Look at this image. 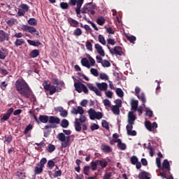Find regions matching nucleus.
Segmentation results:
<instances>
[{"mask_svg":"<svg viewBox=\"0 0 179 179\" xmlns=\"http://www.w3.org/2000/svg\"><path fill=\"white\" fill-rule=\"evenodd\" d=\"M60 122L61 119H59V117L56 116H49V124H50L45 125L44 129H51V128L54 129L57 128V125L60 124Z\"/></svg>","mask_w":179,"mask_h":179,"instance_id":"20e7f679","label":"nucleus"},{"mask_svg":"<svg viewBox=\"0 0 179 179\" xmlns=\"http://www.w3.org/2000/svg\"><path fill=\"white\" fill-rule=\"evenodd\" d=\"M46 163H47V158L43 157L41 159L39 163L36 164V166H41L42 167H44Z\"/></svg>","mask_w":179,"mask_h":179,"instance_id":"49530a36","label":"nucleus"},{"mask_svg":"<svg viewBox=\"0 0 179 179\" xmlns=\"http://www.w3.org/2000/svg\"><path fill=\"white\" fill-rule=\"evenodd\" d=\"M113 142H115V143H117V148H119V150H127V145L125 144V143H122L120 138L113 139Z\"/></svg>","mask_w":179,"mask_h":179,"instance_id":"ddd939ff","label":"nucleus"},{"mask_svg":"<svg viewBox=\"0 0 179 179\" xmlns=\"http://www.w3.org/2000/svg\"><path fill=\"white\" fill-rule=\"evenodd\" d=\"M101 124H102V127H104L107 130L110 129V126L106 120H102Z\"/></svg>","mask_w":179,"mask_h":179,"instance_id":"13d9d810","label":"nucleus"},{"mask_svg":"<svg viewBox=\"0 0 179 179\" xmlns=\"http://www.w3.org/2000/svg\"><path fill=\"white\" fill-rule=\"evenodd\" d=\"M15 175L20 179H24V178L26 177V173L22 171H17V172H15Z\"/></svg>","mask_w":179,"mask_h":179,"instance_id":"473e14b6","label":"nucleus"},{"mask_svg":"<svg viewBox=\"0 0 179 179\" xmlns=\"http://www.w3.org/2000/svg\"><path fill=\"white\" fill-rule=\"evenodd\" d=\"M96 10V5L93 1L90 2V14L94 15Z\"/></svg>","mask_w":179,"mask_h":179,"instance_id":"c9c22d12","label":"nucleus"},{"mask_svg":"<svg viewBox=\"0 0 179 179\" xmlns=\"http://www.w3.org/2000/svg\"><path fill=\"white\" fill-rule=\"evenodd\" d=\"M156 164H157V167L160 170H162V159H161V158H159L158 157H157V159H156Z\"/></svg>","mask_w":179,"mask_h":179,"instance_id":"052dcab7","label":"nucleus"},{"mask_svg":"<svg viewBox=\"0 0 179 179\" xmlns=\"http://www.w3.org/2000/svg\"><path fill=\"white\" fill-rule=\"evenodd\" d=\"M57 139H59L60 142H62V148L65 149V148H68V145H69V141H71V137L69 136L66 137L64 133H59L57 136Z\"/></svg>","mask_w":179,"mask_h":179,"instance_id":"39448f33","label":"nucleus"},{"mask_svg":"<svg viewBox=\"0 0 179 179\" xmlns=\"http://www.w3.org/2000/svg\"><path fill=\"white\" fill-rule=\"evenodd\" d=\"M101 150L106 154L111 153L113 152V148L110 147V145L106 144H102L101 145Z\"/></svg>","mask_w":179,"mask_h":179,"instance_id":"f3484780","label":"nucleus"},{"mask_svg":"<svg viewBox=\"0 0 179 179\" xmlns=\"http://www.w3.org/2000/svg\"><path fill=\"white\" fill-rule=\"evenodd\" d=\"M138 159L137 156H136V155H133L130 158L131 164L132 165H136V163H138Z\"/></svg>","mask_w":179,"mask_h":179,"instance_id":"c03bdc74","label":"nucleus"},{"mask_svg":"<svg viewBox=\"0 0 179 179\" xmlns=\"http://www.w3.org/2000/svg\"><path fill=\"white\" fill-rule=\"evenodd\" d=\"M99 78L101 80H108L109 79V77L107 76L106 73H100L99 74Z\"/></svg>","mask_w":179,"mask_h":179,"instance_id":"bf43d9fd","label":"nucleus"},{"mask_svg":"<svg viewBox=\"0 0 179 179\" xmlns=\"http://www.w3.org/2000/svg\"><path fill=\"white\" fill-rule=\"evenodd\" d=\"M44 170V166L36 165L34 168V174L38 175L41 174Z\"/></svg>","mask_w":179,"mask_h":179,"instance_id":"c85d7f7f","label":"nucleus"},{"mask_svg":"<svg viewBox=\"0 0 179 179\" xmlns=\"http://www.w3.org/2000/svg\"><path fill=\"white\" fill-rule=\"evenodd\" d=\"M127 41H129L132 44H135V41H136V38L134 36H126Z\"/></svg>","mask_w":179,"mask_h":179,"instance_id":"a18cd8bd","label":"nucleus"},{"mask_svg":"<svg viewBox=\"0 0 179 179\" xmlns=\"http://www.w3.org/2000/svg\"><path fill=\"white\" fill-rule=\"evenodd\" d=\"M127 135L129 136H136L137 135V131L132 130L134 128V126L132 125H127Z\"/></svg>","mask_w":179,"mask_h":179,"instance_id":"a211bd4d","label":"nucleus"},{"mask_svg":"<svg viewBox=\"0 0 179 179\" xmlns=\"http://www.w3.org/2000/svg\"><path fill=\"white\" fill-rule=\"evenodd\" d=\"M27 43H28V44H29V45H33L34 47H40V45H43L41 42H40L38 41H31L30 39H28Z\"/></svg>","mask_w":179,"mask_h":179,"instance_id":"bb28decb","label":"nucleus"},{"mask_svg":"<svg viewBox=\"0 0 179 179\" xmlns=\"http://www.w3.org/2000/svg\"><path fill=\"white\" fill-rule=\"evenodd\" d=\"M71 114H75L76 115L78 114H83L85 113V110H83V108L81 106H78L76 108H73L71 110Z\"/></svg>","mask_w":179,"mask_h":179,"instance_id":"aec40b11","label":"nucleus"},{"mask_svg":"<svg viewBox=\"0 0 179 179\" xmlns=\"http://www.w3.org/2000/svg\"><path fill=\"white\" fill-rule=\"evenodd\" d=\"M116 94L120 97H123L124 96V92L121 90V88H116Z\"/></svg>","mask_w":179,"mask_h":179,"instance_id":"4d7b16f0","label":"nucleus"},{"mask_svg":"<svg viewBox=\"0 0 179 179\" xmlns=\"http://www.w3.org/2000/svg\"><path fill=\"white\" fill-rule=\"evenodd\" d=\"M31 129H33V125L31 124H28L24 131V134L27 135V134H29V131H31Z\"/></svg>","mask_w":179,"mask_h":179,"instance_id":"de8ad7c7","label":"nucleus"},{"mask_svg":"<svg viewBox=\"0 0 179 179\" xmlns=\"http://www.w3.org/2000/svg\"><path fill=\"white\" fill-rule=\"evenodd\" d=\"M25 43L26 41L23 38H17L14 42V45H15V47H20V45H23Z\"/></svg>","mask_w":179,"mask_h":179,"instance_id":"cd10ccee","label":"nucleus"},{"mask_svg":"<svg viewBox=\"0 0 179 179\" xmlns=\"http://www.w3.org/2000/svg\"><path fill=\"white\" fill-rule=\"evenodd\" d=\"M28 24H30V26H37V20L35 18H29L28 20Z\"/></svg>","mask_w":179,"mask_h":179,"instance_id":"37998d69","label":"nucleus"},{"mask_svg":"<svg viewBox=\"0 0 179 179\" xmlns=\"http://www.w3.org/2000/svg\"><path fill=\"white\" fill-rule=\"evenodd\" d=\"M15 90L21 96L25 97V99H30L31 96V89L29 86V84L26 83L23 78L18 79L15 83Z\"/></svg>","mask_w":179,"mask_h":179,"instance_id":"f257e3e1","label":"nucleus"},{"mask_svg":"<svg viewBox=\"0 0 179 179\" xmlns=\"http://www.w3.org/2000/svg\"><path fill=\"white\" fill-rule=\"evenodd\" d=\"M150 173L146 171H141L138 173V179H150Z\"/></svg>","mask_w":179,"mask_h":179,"instance_id":"6ab92c4d","label":"nucleus"},{"mask_svg":"<svg viewBox=\"0 0 179 179\" xmlns=\"http://www.w3.org/2000/svg\"><path fill=\"white\" fill-rule=\"evenodd\" d=\"M21 29L24 31H28V33L33 34V36H40V32H38V31H37L34 27L22 25Z\"/></svg>","mask_w":179,"mask_h":179,"instance_id":"423d86ee","label":"nucleus"},{"mask_svg":"<svg viewBox=\"0 0 179 179\" xmlns=\"http://www.w3.org/2000/svg\"><path fill=\"white\" fill-rule=\"evenodd\" d=\"M108 49L110 50L111 55H115L119 56L124 55V53L121 46H115L114 48L110 49V46L108 45Z\"/></svg>","mask_w":179,"mask_h":179,"instance_id":"6e6552de","label":"nucleus"},{"mask_svg":"<svg viewBox=\"0 0 179 179\" xmlns=\"http://www.w3.org/2000/svg\"><path fill=\"white\" fill-rule=\"evenodd\" d=\"M6 87H8V83H6V81L1 82V83L0 84V88L1 89V90H6Z\"/></svg>","mask_w":179,"mask_h":179,"instance_id":"6e6d98bb","label":"nucleus"},{"mask_svg":"<svg viewBox=\"0 0 179 179\" xmlns=\"http://www.w3.org/2000/svg\"><path fill=\"white\" fill-rule=\"evenodd\" d=\"M145 125L146 129L149 131H152V129H156V128L158 127V124L156 123V122H153L152 124L150 122V121H145Z\"/></svg>","mask_w":179,"mask_h":179,"instance_id":"f8f14e48","label":"nucleus"},{"mask_svg":"<svg viewBox=\"0 0 179 179\" xmlns=\"http://www.w3.org/2000/svg\"><path fill=\"white\" fill-rule=\"evenodd\" d=\"M48 153H52V152H54V150H55V145H52V144H49L48 145V149H47Z\"/></svg>","mask_w":179,"mask_h":179,"instance_id":"09e8293b","label":"nucleus"},{"mask_svg":"<svg viewBox=\"0 0 179 179\" xmlns=\"http://www.w3.org/2000/svg\"><path fill=\"white\" fill-rule=\"evenodd\" d=\"M90 90L94 92L96 96H101V92L100 90H99V89L96 87H94L92 84L90 85Z\"/></svg>","mask_w":179,"mask_h":179,"instance_id":"2f4dec72","label":"nucleus"},{"mask_svg":"<svg viewBox=\"0 0 179 179\" xmlns=\"http://www.w3.org/2000/svg\"><path fill=\"white\" fill-rule=\"evenodd\" d=\"M162 171H166L168 173H170L171 168H170V162L167 159H164L162 162V166H161Z\"/></svg>","mask_w":179,"mask_h":179,"instance_id":"9b49d317","label":"nucleus"},{"mask_svg":"<svg viewBox=\"0 0 179 179\" xmlns=\"http://www.w3.org/2000/svg\"><path fill=\"white\" fill-rule=\"evenodd\" d=\"M103 103L105 106L110 107V106H111V103L108 99L103 100Z\"/></svg>","mask_w":179,"mask_h":179,"instance_id":"338daca9","label":"nucleus"},{"mask_svg":"<svg viewBox=\"0 0 179 179\" xmlns=\"http://www.w3.org/2000/svg\"><path fill=\"white\" fill-rule=\"evenodd\" d=\"M115 103H116L115 106H117L119 109H120L122 106V101L120 99H116Z\"/></svg>","mask_w":179,"mask_h":179,"instance_id":"0e129e2a","label":"nucleus"},{"mask_svg":"<svg viewBox=\"0 0 179 179\" xmlns=\"http://www.w3.org/2000/svg\"><path fill=\"white\" fill-rule=\"evenodd\" d=\"M38 55H40V51L38 50H33L29 54L31 58H37Z\"/></svg>","mask_w":179,"mask_h":179,"instance_id":"7c9ffc66","label":"nucleus"},{"mask_svg":"<svg viewBox=\"0 0 179 179\" xmlns=\"http://www.w3.org/2000/svg\"><path fill=\"white\" fill-rule=\"evenodd\" d=\"M69 7V5L68 4V3H65V2H62L60 3V8L62 9H68V8Z\"/></svg>","mask_w":179,"mask_h":179,"instance_id":"e2e57ef3","label":"nucleus"},{"mask_svg":"<svg viewBox=\"0 0 179 179\" xmlns=\"http://www.w3.org/2000/svg\"><path fill=\"white\" fill-rule=\"evenodd\" d=\"M111 110L114 114H115V115H120V110L116 105H113L111 107Z\"/></svg>","mask_w":179,"mask_h":179,"instance_id":"72a5a7b5","label":"nucleus"},{"mask_svg":"<svg viewBox=\"0 0 179 179\" xmlns=\"http://www.w3.org/2000/svg\"><path fill=\"white\" fill-rule=\"evenodd\" d=\"M108 162L106 161V159H101L97 160V164L98 166H100L101 169L106 168L108 166Z\"/></svg>","mask_w":179,"mask_h":179,"instance_id":"b1692460","label":"nucleus"},{"mask_svg":"<svg viewBox=\"0 0 179 179\" xmlns=\"http://www.w3.org/2000/svg\"><path fill=\"white\" fill-rule=\"evenodd\" d=\"M74 36H81L82 35V29L80 28H77L74 30L73 33Z\"/></svg>","mask_w":179,"mask_h":179,"instance_id":"680f3d73","label":"nucleus"},{"mask_svg":"<svg viewBox=\"0 0 179 179\" xmlns=\"http://www.w3.org/2000/svg\"><path fill=\"white\" fill-rule=\"evenodd\" d=\"M140 101H142L143 103V106H145V103H146V98H145V94L144 93H141L140 95H139V97L138 98Z\"/></svg>","mask_w":179,"mask_h":179,"instance_id":"ea45409f","label":"nucleus"},{"mask_svg":"<svg viewBox=\"0 0 179 179\" xmlns=\"http://www.w3.org/2000/svg\"><path fill=\"white\" fill-rule=\"evenodd\" d=\"M137 119L136 115H134V111H129L128 113V124L127 126H134V121Z\"/></svg>","mask_w":179,"mask_h":179,"instance_id":"9d476101","label":"nucleus"},{"mask_svg":"<svg viewBox=\"0 0 179 179\" xmlns=\"http://www.w3.org/2000/svg\"><path fill=\"white\" fill-rule=\"evenodd\" d=\"M81 64L83 66H85V68H88V69H90V62H89V59H87V58H83L81 59Z\"/></svg>","mask_w":179,"mask_h":179,"instance_id":"a878e982","label":"nucleus"},{"mask_svg":"<svg viewBox=\"0 0 179 179\" xmlns=\"http://www.w3.org/2000/svg\"><path fill=\"white\" fill-rule=\"evenodd\" d=\"M47 167H48L50 170H52V169L55 167V162L52 161V159L49 160L48 162Z\"/></svg>","mask_w":179,"mask_h":179,"instance_id":"58836bf2","label":"nucleus"},{"mask_svg":"<svg viewBox=\"0 0 179 179\" xmlns=\"http://www.w3.org/2000/svg\"><path fill=\"white\" fill-rule=\"evenodd\" d=\"M102 66L103 68H109L111 66V64L110 63V61L107 59L102 60Z\"/></svg>","mask_w":179,"mask_h":179,"instance_id":"79ce46f5","label":"nucleus"},{"mask_svg":"<svg viewBox=\"0 0 179 179\" xmlns=\"http://www.w3.org/2000/svg\"><path fill=\"white\" fill-rule=\"evenodd\" d=\"M91 166H92V171H96L97 169V166H99L98 164V160L96 162H91Z\"/></svg>","mask_w":179,"mask_h":179,"instance_id":"3c124183","label":"nucleus"},{"mask_svg":"<svg viewBox=\"0 0 179 179\" xmlns=\"http://www.w3.org/2000/svg\"><path fill=\"white\" fill-rule=\"evenodd\" d=\"M7 24L9 26H13L15 24H17V20L15 18H11L6 22Z\"/></svg>","mask_w":179,"mask_h":179,"instance_id":"4c0bfd02","label":"nucleus"},{"mask_svg":"<svg viewBox=\"0 0 179 179\" xmlns=\"http://www.w3.org/2000/svg\"><path fill=\"white\" fill-rule=\"evenodd\" d=\"M43 89H45L47 92H49L50 96H52V94H55V93H57V92H61V90H62L61 87H58L57 89V87L51 85V84H48V81L47 80L44 81Z\"/></svg>","mask_w":179,"mask_h":179,"instance_id":"7ed1b4c3","label":"nucleus"},{"mask_svg":"<svg viewBox=\"0 0 179 179\" xmlns=\"http://www.w3.org/2000/svg\"><path fill=\"white\" fill-rule=\"evenodd\" d=\"M74 87L76 92H78V93H82V92L85 93L89 92V90H87V87H86V85H85L80 82L75 83Z\"/></svg>","mask_w":179,"mask_h":179,"instance_id":"0eeeda50","label":"nucleus"},{"mask_svg":"<svg viewBox=\"0 0 179 179\" xmlns=\"http://www.w3.org/2000/svg\"><path fill=\"white\" fill-rule=\"evenodd\" d=\"M77 8H76V12L77 15H79L80 13L83 14L85 20H87L88 23H90V20L87 19V16H90V3H88L87 5H85L82 10L80 8H82V5H83V0H77Z\"/></svg>","mask_w":179,"mask_h":179,"instance_id":"f03ea898","label":"nucleus"},{"mask_svg":"<svg viewBox=\"0 0 179 179\" xmlns=\"http://www.w3.org/2000/svg\"><path fill=\"white\" fill-rule=\"evenodd\" d=\"M138 107V101L132 99L131 101V110L134 111H137V108Z\"/></svg>","mask_w":179,"mask_h":179,"instance_id":"393cba45","label":"nucleus"},{"mask_svg":"<svg viewBox=\"0 0 179 179\" xmlns=\"http://www.w3.org/2000/svg\"><path fill=\"white\" fill-rule=\"evenodd\" d=\"M49 118L50 116L45 115H39V122L40 124H47V122H49Z\"/></svg>","mask_w":179,"mask_h":179,"instance_id":"4be33fe9","label":"nucleus"},{"mask_svg":"<svg viewBox=\"0 0 179 179\" xmlns=\"http://www.w3.org/2000/svg\"><path fill=\"white\" fill-rule=\"evenodd\" d=\"M83 173L85 174V176H90V166H86L84 167Z\"/></svg>","mask_w":179,"mask_h":179,"instance_id":"603ef678","label":"nucleus"},{"mask_svg":"<svg viewBox=\"0 0 179 179\" xmlns=\"http://www.w3.org/2000/svg\"><path fill=\"white\" fill-rule=\"evenodd\" d=\"M20 8L21 9H22L24 12H29V6L27 4H25V3H22L20 6Z\"/></svg>","mask_w":179,"mask_h":179,"instance_id":"864d4df0","label":"nucleus"},{"mask_svg":"<svg viewBox=\"0 0 179 179\" xmlns=\"http://www.w3.org/2000/svg\"><path fill=\"white\" fill-rule=\"evenodd\" d=\"M13 108H10L6 113L5 115H3V117L1 118V121H8V118H10V115L13 113L14 111Z\"/></svg>","mask_w":179,"mask_h":179,"instance_id":"2eb2a0df","label":"nucleus"},{"mask_svg":"<svg viewBox=\"0 0 179 179\" xmlns=\"http://www.w3.org/2000/svg\"><path fill=\"white\" fill-rule=\"evenodd\" d=\"M96 23L99 25H103L106 23V20L104 17H99V18L96 19Z\"/></svg>","mask_w":179,"mask_h":179,"instance_id":"a19ab883","label":"nucleus"},{"mask_svg":"<svg viewBox=\"0 0 179 179\" xmlns=\"http://www.w3.org/2000/svg\"><path fill=\"white\" fill-rule=\"evenodd\" d=\"M24 35L22 32L16 33L13 36L15 38H22Z\"/></svg>","mask_w":179,"mask_h":179,"instance_id":"774afa93","label":"nucleus"},{"mask_svg":"<svg viewBox=\"0 0 179 179\" xmlns=\"http://www.w3.org/2000/svg\"><path fill=\"white\" fill-rule=\"evenodd\" d=\"M8 57V49L1 48L0 50V59H5Z\"/></svg>","mask_w":179,"mask_h":179,"instance_id":"5701e85b","label":"nucleus"},{"mask_svg":"<svg viewBox=\"0 0 179 179\" xmlns=\"http://www.w3.org/2000/svg\"><path fill=\"white\" fill-rule=\"evenodd\" d=\"M103 117L101 112H96L94 108H90V120H101Z\"/></svg>","mask_w":179,"mask_h":179,"instance_id":"1a4fd4ad","label":"nucleus"},{"mask_svg":"<svg viewBox=\"0 0 179 179\" xmlns=\"http://www.w3.org/2000/svg\"><path fill=\"white\" fill-rule=\"evenodd\" d=\"M68 22L70 26H71L72 27H76L79 24V22H78V21L72 18L69 19Z\"/></svg>","mask_w":179,"mask_h":179,"instance_id":"f704fd0d","label":"nucleus"},{"mask_svg":"<svg viewBox=\"0 0 179 179\" xmlns=\"http://www.w3.org/2000/svg\"><path fill=\"white\" fill-rule=\"evenodd\" d=\"M99 129V125L97 124H92L91 125V130L92 131H95V130H98Z\"/></svg>","mask_w":179,"mask_h":179,"instance_id":"69168bd1","label":"nucleus"},{"mask_svg":"<svg viewBox=\"0 0 179 179\" xmlns=\"http://www.w3.org/2000/svg\"><path fill=\"white\" fill-rule=\"evenodd\" d=\"M98 39H99V41L101 43V44L106 45V41L103 36L99 35L98 36Z\"/></svg>","mask_w":179,"mask_h":179,"instance_id":"8fccbe9b","label":"nucleus"},{"mask_svg":"<svg viewBox=\"0 0 179 179\" xmlns=\"http://www.w3.org/2000/svg\"><path fill=\"white\" fill-rule=\"evenodd\" d=\"M94 48L96 50L97 54H99L101 57L105 56V52L99 43H95Z\"/></svg>","mask_w":179,"mask_h":179,"instance_id":"dca6fc26","label":"nucleus"},{"mask_svg":"<svg viewBox=\"0 0 179 179\" xmlns=\"http://www.w3.org/2000/svg\"><path fill=\"white\" fill-rule=\"evenodd\" d=\"M75 129L76 131H77V132H80V131L82 130V124L78 119H76Z\"/></svg>","mask_w":179,"mask_h":179,"instance_id":"c756f323","label":"nucleus"},{"mask_svg":"<svg viewBox=\"0 0 179 179\" xmlns=\"http://www.w3.org/2000/svg\"><path fill=\"white\" fill-rule=\"evenodd\" d=\"M90 73L92 75H93L96 78H97V76H99V71L96 69H91Z\"/></svg>","mask_w":179,"mask_h":179,"instance_id":"5fc2aeb1","label":"nucleus"},{"mask_svg":"<svg viewBox=\"0 0 179 179\" xmlns=\"http://www.w3.org/2000/svg\"><path fill=\"white\" fill-rule=\"evenodd\" d=\"M96 87L99 88V92H106L108 89V84L106 83H96Z\"/></svg>","mask_w":179,"mask_h":179,"instance_id":"412c9836","label":"nucleus"},{"mask_svg":"<svg viewBox=\"0 0 179 179\" xmlns=\"http://www.w3.org/2000/svg\"><path fill=\"white\" fill-rule=\"evenodd\" d=\"M9 40V35L3 30H0V43L8 41Z\"/></svg>","mask_w":179,"mask_h":179,"instance_id":"4468645a","label":"nucleus"},{"mask_svg":"<svg viewBox=\"0 0 179 179\" xmlns=\"http://www.w3.org/2000/svg\"><path fill=\"white\" fill-rule=\"evenodd\" d=\"M60 125L62 128H68V127H69V122L66 119H63Z\"/></svg>","mask_w":179,"mask_h":179,"instance_id":"e433bc0d","label":"nucleus"}]
</instances>
